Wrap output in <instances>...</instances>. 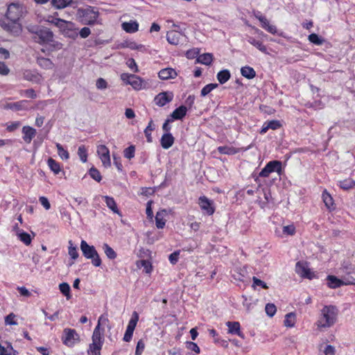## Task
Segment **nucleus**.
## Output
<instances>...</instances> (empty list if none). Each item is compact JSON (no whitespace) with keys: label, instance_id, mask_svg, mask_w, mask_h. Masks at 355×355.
Listing matches in <instances>:
<instances>
[{"label":"nucleus","instance_id":"09e8293b","mask_svg":"<svg viewBox=\"0 0 355 355\" xmlns=\"http://www.w3.org/2000/svg\"><path fill=\"white\" fill-rule=\"evenodd\" d=\"M69 250H68L69 255L71 257V259L75 260L79 256L78 252L77 251V248L76 246H73L71 241H69Z\"/></svg>","mask_w":355,"mask_h":355},{"label":"nucleus","instance_id":"393cba45","mask_svg":"<svg viewBox=\"0 0 355 355\" xmlns=\"http://www.w3.org/2000/svg\"><path fill=\"white\" fill-rule=\"evenodd\" d=\"M46 48L42 49V51L45 53L46 51H56L60 50L62 48V44L58 41L54 40V38H51V41L47 42Z\"/></svg>","mask_w":355,"mask_h":355},{"label":"nucleus","instance_id":"f03ea898","mask_svg":"<svg viewBox=\"0 0 355 355\" xmlns=\"http://www.w3.org/2000/svg\"><path fill=\"white\" fill-rule=\"evenodd\" d=\"M338 309L336 306L327 305L320 311V315L317 322L319 328H329L336 322Z\"/></svg>","mask_w":355,"mask_h":355},{"label":"nucleus","instance_id":"3c124183","mask_svg":"<svg viewBox=\"0 0 355 355\" xmlns=\"http://www.w3.org/2000/svg\"><path fill=\"white\" fill-rule=\"evenodd\" d=\"M217 87H218V85L216 83L215 84L211 83V84H208V85H205L201 90V96H205L206 95L209 94L212 90H214Z\"/></svg>","mask_w":355,"mask_h":355},{"label":"nucleus","instance_id":"5701e85b","mask_svg":"<svg viewBox=\"0 0 355 355\" xmlns=\"http://www.w3.org/2000/svg\"><path fill=\"white\" fill-rule=\"evenodd\" d=\"M174 141L175 139L170 132L164 133L161 137V146L164 149H168L173 146Z\"/></svg>","mask_w":355,"mask_h":355},{"label":"nucleus","instance_id":"6e6552de","mask_svg":"<svg viewBox=\"0 0 355 355\" xmlns=\"http://www.w3.org/2000/svg\"><path fill=\"white\" fill-rule=\"evenodd\" d=\"M276 172L278 175L282 173V164L280 161H270L265 166L259 174V177L267 178L270 173Z\"/></svg>","mask_w":355,"mask_h":355},{"label":"nucleus","instance_id":"a19ab883","mask_svg":"<svg viewBox=\"0 0 355 355\" xmlns=\"http://www.w3.org/2000/svg\"><path fill=\"white\" fill-rule=\"evenodd\" d=\"M47 164L50 169L54 173V174L58 175L60 171L61 168L60 164L54 160L53 158H49L47 161Z\"/></svg>","mask_w":355,"mask_h":355},{"label":"nucleus","instance_id":"c756f323","mask_svg":"<svg viewBox=\"0 0 355 355\" xmlns=\"http://www.w3.org/2000/svg\"><path fill=\"white\" fill-rule=\"evenodd\" d=\"M105 202L109 209H110L114 213L121 215L119 210L117 208L116 203L114 199L110 196H104Z\"/></svg>","mask_w":355,"mask_h":355},{"label":"nucleus","instance_id":"a18cd8bd","mask_svg":"<svg viewBox=\"0 0 355 355\" xmlns=\"http://www.w3.org/2000/svg\"><path fill=\"white\" fill-rule=\"evenodd\" d=\"M355 185V182L352 179H346L339 182V186L340 188L348 190L352 188Z\"/></svg>","mask_w":355,"mask_h":355},{"label":"nucleus","instance_id":"0e129e2a","mask_svg":"<svg viewBox=\"0 0 355 355\" xmlns=\"http://www.w3.org/2000/svg\"><path fill=\"white\" fill-rule=\"evenodd\" d=\"M145 344L142 340H139L137 342L136 350H135V355H141L144 349Z\"/></svg>","mask_w":355,"mask_h":355},{"label":"nucleus","instance_id":"e433bc0d","mask_svg":"<svg viewBox=\"0 0 355 355\" xmlns=\"http://www.w3.org/2000/svg\"><path fill=\"white\" fill-rule=\"evenodd\" d=\"M230 72L227 69L220 71L217 73V79L220 84H224L230 78Z\"/></svg>","mask_w":355,"mask_h":355},{"label":"nucleus","instance_id":"f3484780","mask_svg":"<svg viewBox=\"0 0 355 355\" xmlns=\"http://www.w3.org/2000/svg\"><path fill=\"white\" fill-rule=\"evenodd\" d=\"M22 77L24 80L35 83H40L42 80V76L32 70H24L22 73Z\"/></svg>","mask_w":355,"mask_h":355},{"label":"nucleus","instance_id":"c03bdc74","mask_svg":"<svg viewBox=\"0 0 355 355\" xmlns=\"http://www.w3.org/2000/svg\"><path fill=\"white\" fill-rule=\"evenodd\" d=\"M56 148L58 149V155L62 159L67 160L69 158V154L68 151L64 149L61 144L57 143Z\"/></svg>","mask_w":355,"mask_h":355},{"label":"nucleus","instance_id":"6e6d98bb","mask_svg":"<svg viewBox=\"0 0 355 355\" xmlns=\"http://www.w3.org/2000/svg\"><path fill=\"white\" fill-rule=\"evenodd\" d=\"M89 175L97 182H100L101 180V175L100 172L95 168H90L89 171Z\"/></svg>","mask_w":355,"mask_h":355},{"label":"nucleus","instance_id":"a878e982","mask_svg":"<svg viewBox=\"0 0 355 355\" xmlns=\"http://www.w3.org/2000/svg\"><path fill=\"white\" fill-rule=\"evenodd\" d=\"M121 47L128 48L132 50H138L141 52H145L146 51V48L144 45L137 44L134 41H125L121 44Z\"/></svg>","mask_w":355,"mask_h":355},{"label":"nucleus","instance_id":"cd10ccee","mask_svg":"<svg viewBox=\"0 0 355 355\" xmlns=\"http://www.w3.org/2000/svg\"><path fill=\"white\" fill-rule=\"evenodd\" d=\"M187 112V108L184 106L181 105L177 109H175L171 114L172 120H181L182 119Z\"/></svg>","mask_w":355,"mask_h":355},{"label":"nucleus","instance_id":"774afa93","mask_svg":"<svg viewBox=\"0 0 355 355\" xmlns=\"http://www.w3.org/2000/svg\"><path fill=\"white\" fill-rule=\"evenodd\" d=\"M323 354H324L322 355H334L335 348L333 346L328 345L325 347Z\"/></svg>","mask_w":355,"mask_h":355},{"label":"nucleus","instance_id":"338daca9","mask_svg":"<svg viewBox=\"0 0 355 355\" xmlns=\"http://www.w3.org/2000/svg\"><path fill=\"white\" fill-rule=\"evenodd\" d=\"M96 87L99 89H106L107 87V82L105 81V80H104L103 78H99L97 80H96Z\"/></svg>","mask_w":355,"mask_h":355},{"label":"nucleus","instance_id":"6ab92c4d","mask_svg":"<svg viewBox=\"0 0 355 355\" xmlns=\"http://www.w3.org/2000/svg\"><path fill=\"white\" fill-rule=\"evenodd\" d=\"M23 139L26 144H30L36 135V130L29 125H25L21 130Z\"/></svg>","mask_w":355,"mask_h":355},{"label":"nucleus","instance_id":"4468645a","mask_svg":"<svg viewBox=\"0 0 355 355\" xmlns=\"http://www.w3.org/2000/svg\"><path fill=\"white\" fill-rule=\"evenodd\" d=\"M129 85H131L134 89L137 91L146 89L149 87L146 80L136 75L131 76L130 81H129Z\"/></svg>","mask_w":355,"mask_h":355},{"label":"nucleus","instance_id":"0eeeda50","mask_svg":"<svg viewBox=\"0 0 355 355\" xmlns=\"http://www.w3.org/2000/svg\"><path fill=\"white\" fill-rule=\"evenodd\" d=\"M58 29L60 33L67 37L76 39L78 35V28L76 24L71 21L64 20L60 22Z\"/></svg>","mask_w":355,"mask_h":355},{"label":"nucleus","instance_id":"9d476101","mask_svg":"<svg viewBox=\"0 0 355 355\" xmlns=\"http://www.w3.org/2000/svg\"><path fill=\"white\" fill-rule=\"evenodd\" d=\"M62 340L65 345L71 347L78 340V335L74 329H65Z\"/></svg>","mask_w":355,"mask_h":355},{"label":"nucleus","instance_id":"c9c22d12","mask_svg":"<svg viewBox=\"0 0 355 355\" xmlns=\"http://www.w3.org/2000/svg\"><path fill=\"white\" fill-rule=\"evenodd\" d=\"M241 73L243 76L248 79H252L255 77L256 72L252 67L245 66L241 69Z\"/></svg>","mask_w":355,"mask_h":355},{"label":"nucleus","instance_id":"7c9ffc66","mask_svg":"<svg viewBox=\"0 0 355 355\" xmlns=\"http://www.w3.org/2000/svg\"><path fill=\"white\" fill-rule=\"evenodd\" d=\"M155 125L152 119L150 120L147 127L144 130V135L146 137V140L148 143H151L153 141L152 137V132L155 130Z\"/></svg>","mask_w":355,"mask_h":355},{"label":"nucleus","instance_id":"79ce46f5","mask_svg":"<svg viewBox=\"0 0 355 355\" xmlns=\"http://www.w3.org/2000/svg\"><path fill=\"white\" fill-rule=\"evenodd\" d=\"M218 150L220 153L225 155H234L238 153L235 148L230 146H219Z\"/></svg>","mask_w":355,"mask_h":355},{"label":"nucleus","instance_id":"bb28decb","mask_svg":"<svg viewBox=\"0 0 355 355\" xmlns=\"http://www.w3.org/2000/svg\"><path fill=\"white\" fill-rule=\"evenodd\" d=\"M122 28L127 33H133L138 31L139 24L135 21L123 22L121 24Z\"/></svg>","mask_w":355,"mask_h":355},{"label":"nucleus","instance_id":"9b49d317","mask_svg":"<svg viewBox=\"0 0 355 355\" xmlns=\"http://www.w3.org/2000/svg\"><path fill=\"white\" fill-rule=\"evenodd\" d=\"M96 153L101 160L103 165L105 168L110 167L111 166V159L110 150L105 145H98L97 146Z\"/></svg>","mask_w":355,"mask_h":355},{"label":"nucleus","instance_id":"a211bd4d","mask_svg":"<svg viewBox=\"0 0 355 355\" xmlns=\"http://www.w3.org/2000/svg\"><path fill=\"white\" fill-rule=\"evenodd\" d=\"M256 18L261 22V27L271 34H275L277 33V28L275 26L270 24L269 21L266 17L258 14L255 15Z\"/></svg>","mask_w":355,"mask_h":355},{"label":"nucleus","instance_id":"2f4dec72","mask_svg":"<svg viewBox=\"0 0 355 355\" xmlns=\"http://www.w3.org/2000/svg\"><path fill=\"white\" fill-rule=\"evenodd\" d=\"M296 322V314L293 312L288 313L285 315L284 324L286 327H293Z\"/></svg>","mask_w":355,"mask_h":355},{"label":"nucleus","instance_id":"ddd939ff","mask_svg":"<svg viewBox=\"0 0 355 355\" xmlns=\"http://www.w3.org/2000/svg\"><path fill=\"white\" fill-rule=\"evenodd\" d=\"M173 93L172 92H163L155 96L154 101L159 107H163L170 103L173 99Z\"/></svg>","mask_w":355,"mask_h":355},{"label":"nucleus","instance_id":"7ed1b4c3","mask_svg":"<svg viewBox=\"0 0 355 355\" xmlns=\"http://www.w3.org/2000/svg\"><path fill=\"white\" fill-rule=\"evenodd\" d=\"M99 12L98 10L92 6L79 8L77 10V19L85 25H94L98 23Z\"/></svg>","mask_w":355,"mask_h":355},{"label":"nucleus","instance_id":"ea45409f","mask_svg":"<svg viewBox=\"0 0 355 355\" xmlns=\"http://www.w3.org/2000/svg\"><path fill=\"white\" fill-rule=\"evenodd\" d=\"M248 42L254 46H255L256 48H257L260 51L263 53H266V47L263 44L262 42L257 40L255 38L252 37H250L248 39Z\"/></svg>","mask_w":355,"mask_h":355},{"label":"nucleus","instance_id":"37998d69","mask_svg":"<svg viewBox=\"0 0 355 355\" xmlns=\"http://www.w3.org/2000/svg\"><path fill=\"white\" fill-rule=\"evenodd\" d=\"M60 292L67 297V300L71 298L70 286L67 283H61L59 285Z\"/></svg>","mask_w":355,"mask_h":355},{"label":"nucleus","instance_id":"c85d7f7f","mask_svg":"<svg viewBox=\"0 0 355 355\" xmlns=\"http://www.w3.org/2000/svg\"><path fill=\"white\" fill-rule=\"evenodd\" d=\"M37 63L44 69H51L54 67V64L50 59L43 57L37 58Z\"/></svg>","mask_w":355,"mask_h":355},{"label":"nucleus","instance_id":"de8ad7c7","mask_svg":"<svg viewBox=\"0 0 355 355\" xmlns=\"http://www.w3.org/2000/svg\"><path fill=\"white\" fill-rule=\"evenodd\" d=\"M78 155L80 159V160L85 163L87 162V148H85V146H80L78 147Z\"/></svg>","mask_w":355,"mask_h":355},{"label":"nucleus","instance_id":"4c0bfd02","mask_svg":"<svg viewBox=\"0 0 355 355\" xmlns=\"http://www.w3.org/2000/svg\"><path fill=\"white\" fill-rule=\"evenodd\" d=\"M213 60V55L211 53H203L200 55L197 58V62L205 65H209Z\"/></svg>","mask_w":355,"mask_h":355},{"label":"nucleus","instance_id":"864d4df0","mask_svg":"<svg viewBox=\"0 0 355 355\" xmlns=\"http://www.w3.org/2000/svg\"><path fill=\"white\" fill-rule=\"evenodd\" d=\"M102 346L89 345L88 355H101Z\"/></svg>","mask_w":355,"mask_h":355},{"label":"nucleus","instance_id":"39448f33","mask_svg":"<svg viewBox=\"0 0 355 355\" xmlns=\"http://www.w3.org/2000/svg\"><path fill=\"white\" fill-rule=\"evenodd\" d=\"M80 250L86 259H91L92 264L98 267L101 265V259L93 245H89L85 241L80 243Z\"/></svg>","mask_w":355,"mask_h":355},{"label":"nucleus","instance_id":"5fc2aeb1","mask_svg":"<svg viewBox=\"0 0 355 355\" xmlns=\"http://www.w3.org/2000/svg\"><path fill=\"white\" fill-rule=\"evenodd\" d=\"M44 21H46V22L51 23V24L55 25L56 27L58 28V24H60V22L62 21L63 19H60V18H57V17H55L54 16L49 15L46 18H44Z\"/></svg>","mask_w":355,"mask_h":355},{"label":"nucleus","instance_id":"f704fd0d","mask_svg":"<svg viewBox=\"0 0 355 355\" xmlns=\"http://www.w3.org/2000/svg\"><path fill=\"white\" fill-rule=\"evenodd\" d=\"M102 248L106 257L109 259L112 260L116 258V252L107 243H103L102 245Z\"/></svg>","mask_w":355,"mask_h":355},{"label":"nucleus","instance_id":"4be33fe9","mask_svg":"<svg viewBox=\"0 0 355 355\" xmlns=\"http://www.w3.org/2000/svg\"><path fill=\"white\" fill-rule=\"evenodd\" d=\"M168 211L166 209H161L158 211L155 216L156 227L158 229H162L166 224L165 217L167 216Z\"/></svg>","mask_w":355,"mask_h":355},{"label":"nucleus","instance_id":"4d7b16f0","mask_svg":"<svg viewBox=\"0 0 355 355\" xmlns=\"http://www.w3.org/2000/svg\"><path fill=\"white\" fill-rule=\"evenodd\" d=\"M322 198L325 205L328 208H331V207L333 206V198L328 193L324 192L322 193Z\"/></svg>","mask_w":355,"mask_h":355},{"label":"nucleus","instance_id":"412c9836","mask_svg":"<svg viewBox=\"0 0 355 355\" xmlns=\"http://www.w3.org/2000/svg\"><path fill=\"white\" fill-rule=\"evenodd\" d=\"M226 325L228 327V334H235L241 338H243V334L241 331V325L239 322H227Z\"/></svg>","mask_w":355,"mask_h":355},{"label":"nucleus","instance_id":"72a5a7b5","mask_svg":"<svg viewBox=\"0 0 355 355\" xmlns=\"http://www.w3.org/2000/svg\"><path fill=\"white\" fill-rule=\"evenodd\" d=\"M18 239L24 243L25 245H28L31 244L32 238L31 235L25 232H24L22 230H17V236Z\"/></svg>","mask_w":355,"mask_h":355},{"label":"nucleus","instance_id":"e2e57ef3","mask_svg":"<svg viewBox=\"0 0 355 355\" xmlns=\"http://www.w3.org/2000/svg\"><path fill=\"white\" fill-rule=\"evenodd\" d=\"M252 282H253L252 286H261L264 289H267L268 288V286H267V284L264 282H263L262 280L258 279L256 277H252Z\"/></svg>","mask_w":355,"mask_h":355},{"label":"nucleus","instance_id":"aec40b11","mask_svg":"<svg viewBox=\"0 0 355 355\" xmlns=\"http://www.w3.org/2000/svg\"><path fill=\"white\" fill-rule=\"evenodd\" d=\"M199 205L202 210L205 211L208 215H211L214 212L211 201L206 197L202 196L199 198Z\"/></svg>","mask_w":355,"mask_h":355},{"label":"nucleus","instance_id":"8fccbe9b","mask_svg":"<svg viewBox=\"0 0 355 355\" xmlns=\"http://www.w3.org/2000/svg\"><path fill=\"white\" fill-rule=\"evenodd\" d=\"M265 311L266 314L271 318L276 313L277 308L274 304L268 303L266 305Z\"/></svg>","mask_w":355,"mask_h":355},{"label":"nucleus","instance_id":"13d9d810","mask_svg":"<svg viewBox=\"0 0 355 355\" xmlns=\"http://www.w3.org/2000/svg\"><path fill=\"white\" fill-rule=\"evenodd\" d=\"M342 286L343 285H355V278L351 275L343 277L341 279Z\"/></svg>","mask_w":355,"mask_h":355},{"label":"nucleus","instance_id":"052dcab7","mask_svg":"<svg viewBox=\"0 0 355 355\" xmlns=\"http://www.w3.org/2000/svg\"><path fill=\"white\" fill-rule=\"evenodd\" d=\"M126 64H127L128 67L131 70H132L134 72H138L139 71L137 64L135 60L133 58L128 59L127 62H126Z\"/></svg>","mask_w":355,"mask_h":355},{"label":"nucleus","instance_id":"2eb2a0df","mask_svg":"<svg viewBox=\"0 0 355 355\" xmlns=\"http://www.w3.org/2000/svg\"><path fill=\"white\" fill-rule=\"evenodd\" d=\"M184 35L176 31H170L166 33V40L172 45H178Z\"/></svg>","mask_w":355,"mask_h":355},{"label":"nucleus","instance_id":"49530a36","mask_svg":"<svg viewBox=\"0 0 355 355\" xmlns=\"http://www.w3.org/2000/svg\"><path fill=\"white\" fill-rule=\"evenodd\" d=\"M308 39L310 42H311L314 44H316V45H322L324 42V39L319 37L315 33H312V34L309 35Z\"/></svg>","mask_w":355,"mask_h":355},{"label":"nucleus","instance_id":"b1692460","mask_svg":"<svg viewBox=\"0 0 355 355\" xmlns=\"http://www.w3.org/2000/svg\"><path fill=\"white\" fill-rule=\"evenodd\" d=\"M159 78L162 80L175 78L177 76L176 71L172 68H166L159 71Z\"/></svg>","mask_w":355,"mask_h":355},{"label":"nucleus","instance_id":"603ef678","mask_svg":"<svg viewBox=\"0 0 355 355\" xmlns=\"http://www.w3.org/2000/svg\"><path fill=\"white\" fill-rule=\"evenodd\" d=\"M135 147L132 145L124 150L123 155L125 158L130 159L135 157Z\"/></svg>","mask_w":355,"mask_h":355},{"label":"nucleus","instance_id":"bf43d9fd","mask_svg":"<svg viewBox=\"0 0 355 355\" xmlns=\"http://www.w3.org/2000/svg\"><path fill=\"white\" fill-rule=\"evenodd\" d=\"M283 233L286 235H293L295 233V227L293 225H286L283 227Z\"/></svg>","mask_w":355,"mask_h":355},{"label":"nucleus","instance_id":"69168bd1","mask_svg":"<svg viewBox=\"0 0 355 355\" xmlns=\"http://www.w3.org/2000/svg\"><path fill=\"white\" fill-rule=\"evenodd\" d=\"M10 73V69L3 62L0 61V75L7 76Z\"/></svg>","mask_w":355,"mask_h":355},{"label":"nucleus","instance_id":"423d86ee","mask_svg":"<svg viewBox=\"0 0 355 355\" xmlns=\"http://www.w3.org/2000/svg\"><path fill=\"white\" fill-rule=\"evenodd\" d=\"M107 318L102 315L98 320V324L95 327L92 335V343L90 345L103 346L104 342L103 330L101 329V325H105L108 323Z\"/></svg>","mask_w":355,"mask_h":355},{"label":"nucleus","instance_id":"473e14b6","mask_svg":"<svg viewBox=\"0 0 355 355\" xmlns=\"http://www.w3.org/2000/svg\"><path fill=\"white\" fill-rule=\"evenodd\" d=\"M328 286L331 288H336L342 286L341 279L334 275H329L327 278Z\"/></svg>","mask_w":355,"mask_h":355},{"label":"nucleus","instance_id":"1a4fd4ad","mask_svg":"<svg viewBox=\"0 0 355 355\" xmlns=\"http://www.w3.org/2000/svg\"><path fill=\"white\" fill-rule=\"evenodd\" d=\"M139 320V314L137 312L134 311L132 314L131 318L128 322L126 331L123 336V340L125 342H130L132 339L134 330L137 326Z\"/></svg>","mask_w":355,"mask_h":355},{"label":"nucleus","instance_id":"f257e3e1","mask_svg":"<svg viewBox=\"0 0 355 355\" xmlns=\"http://www.w3.org/2000/svg\"><path fill=\"white\" fill-rule=\"evenodd\" d=\"M26 13V8L19 3H11L8 5L5 19L0 21V26L6 32L19 35L22 31L21 19Z\"/></svg>","mask_w":355,"mask_h":355},{"label":"nucleus","instance_id":"680f3d73","mask_svg":"<svg viewBox=\"0 0 355 355\" xmlns=\"http://www.w3.org/2000/svg\"><path fill=\"white\" fill-rule=\"evenodd\" d=\"M21 94L31 98H35L37 97L36 93L33 89L23 90Z\"/></svg>","mask_w":355,"mask_h":355},{"label":"nucleus","instance_id":"20e7f679","mask_svg":"<svg viewBox=\"0 0 355 355\" xmlns=\"http://www.w3.org/2000/svg\"><path fill=\"white\" fill-rule=\"evenodd\" d=\"M28 31L34 34L33 39L41 44H46L54 37L53 33L47 28L31 27L28 28Z\"/></svg>","mask_w":355,"mask_h":355},{"label":"nucleus","instance_id":"58836bf2","mask_svg":"<svg viewBox=\"0 0 355 355\" xmlns=\"http://www.w3.org/2000/svg\"><path fill=\"white\" fill-rule=\"evenodd\" d=\"M73 1V0H51V4L57 9H62L71 5Z\"/></svg>","mask_w":355,"mask_h":355},{"label":"nucleus","instance_id":"f8f14e48","mask_svg":"<svg viewBox=\"0 0 355 355\" xmlns=\"http://www.w3.org/2000/svg\"><path fill=\"white\" fill-rule=\"evenodd\" d=\"M296 272L302 277L311 279L314 274L309 268L308 263L304 261H298L295 266Z\"/></svg>","mask_w":355,"mask_h":355},{"label":"nucleus","instance_id":"dca6fc26","mask_svg":"<svg viewBox=\"0 0 355 355\" xmlns=\"http://www.w3.org/2000/svg\"><path fill=\"white\" fill-rule=\"evenodd\" d=\"M28 102L26 100L19 101L15 103H8L3 105L6 110H12L14 111L24 110L28 109Z\"/></svg>","mask_w":355,"mask_h":355}]
</instances>
